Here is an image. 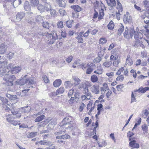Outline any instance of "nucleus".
I'll return each instance as SVG.
<instances>
[{
    "instance_id": "obj_1",
    "label": "nucleus",
    "mask_w": 149,
    "mask_h": 149,
    "mask_svg": "<svg viewBox=\"0 0 149 149\" xmlns=\"http://www.w3.org/2000/svg\"><path fill=\"white\" fill-rule=\"evenodd\" d=\"M7 62L3 61L0 63V76L4 75L3 80L5 81L7 84L9 86H13V81L15 79L14 75H9L8 74L10 70L12 69L14 65L13 64H9L8 66H7Z\"/></svg>"
},
{
    "instance_id": "obj_2",
    "label": "nucleus",
    "mask_w": 149,
    "mask_h": 149,
    "mask_svg": "<svg viewBox=\"0 0 149 149\" xmlns=\"http://www.w3.org/2000/svg\"><path fill=\"white\" fill-rule=\"evenodd\" d=\"M43 35L46 36V40H47V43L50 44H53L58 38L57 34L55 31H52L51 33L50 34L46 32L44 33Z\"/></svg>"
},
{
    "instance_id": "obj_3",
    "label": "nucleus",
    "mask_w": 149,
    "mask_h": 149,
    "mask_svg": "<svg viewBox=\"0 0 149 149\" xmlns=\"http://www.w3.org/2000/svg\"><path fill=\"white\" fill-rule=\"evenodd\" d=\"M72 118L70 116H68L64 118L60 124L61 127L64 126L66 129L71 128L73 126L74 124H72Z\"/></svg>"
},
{
    "instance_id": "obj_4",
    "label": "nucleus",
    "mask_w": 149,
    "mask_h": 149,
    "mask_svg": "<svg viewBox=\"0 0 149 149\" xmlns=\"http://www.w3.org/2000/svg\"><path fill=\"white\" fill-rule=\"evenodd\" d=\"M134 30L133 28H131L129 30L127 27H126L124 33V36L125 38L129 39L131 38L133 35Z\"/></svg>"
},
{
    "instance_id": "obj_5",
    "label": "nucleus",
    "mask_w": 149,
    "mask_h": 149,
    "mask_svg": "<svg viewBox=\"0 0 149 149\" xmlns=\"http://www.w3.org/2000/svg\"><path fill=\"white\" fill-rule=\"evenodd\" d=\"M86 66L88 67L86 70V73L87 74H90L95 69L96 66L95 65L92 63H88L86 65Z\"/></svg>"
},
{
    "instance_id": "obj_6",
    "label": "nucleus",
    "mask_w": 149,
    "mask_h": 149,
    "mask_svg": "<svg viewBox=\"0 0 149 149\" xmlns=\"http://www.w3.org/2000/svg\"><path fill=\"white\" fill-rule=\"evenodd\" d=\"M146 13H144V14L143 15H141V19H143V20L144 22L147 24L145 26V29H146L148 28L149 27V25L148 24H149V16H146ZM147 32L148 33L149 31L148 29H146Z\"/></svg>"
},
{
    "instance_id": "obj_7",
    "label": "nucleus",
    "mask_w": 149,
    "mask_h": 149,
    "mask_svg": "<svg viewBox=\"0 0 149 149\" xmlns=\"http://www.w3.org/2000/svg\"><path fill=\"white\" fill-rule=\"evenodd\" d=\"M123 19L125 24H131L132 22V17L128 12H127L126 15H124Z\"/></svg>"
},
{
    "instance_id": "obj_8",
    "label": "nucleus",
    "mask_w": 149,
    "mask_h": 149,
    "mask_svg": "<svg viewBox=\"0 0 149 149\" xmlns=\"http://www.w3.org/2000/svg\"><path fill=\"white\" fill-rule=\"evenodd\" d=\"M95 70L93 72L96 74L100 75L102 74L103 72V70L101 64H97L96 68H95Z\"/></svg>"
},
{
    "instance_id": "obj_9",
    "label": "nucleus",
    "mask_w": 149,
    "mask_h": 149,
    "mask_svg": "<svg viewBox=\"0 0 149 149\" xmlns=\"http://www.w3.org/2000/svg\"><path fill=\"white\" fill-rule=\"evenodd\" d=\"M42 3L44 4V10L48 11L51 9V6L49 3H47L46 0H42Z\"/></svg>"
},
{
    "instance_id": "obj_10",
    "label": "nucleus",
    "mask_w": 149,
    "mask_h": 149,
    "mask_svg": "<svg viewBox=\"0 0 149 149\" xmlns=\"http://www.w3.org/2000/svg\"><path fill=\"white\" fill-rule=\"evenodd\" d=\"M108 5L110 6V9H112L113 7L116 6V2L115 0H106Z\"/></svg>"
},
{
    "instance_id": "obj_11",
    "label": "nucleus",
    "mask_w": 149,
    "mask_h": 149,
    "mask_svg": "<svg viewBox=\"0 0 149 149\" xmlns=\"http://www.w3.org/2000/svg\"><path fill=\"white\" fill-rule=\"evenodd\" d=\"M91 89L92 92L95 94H98L100 93L99 90V86L94 85L91 87Z\"/></svg>"
},
{
    "instance_id": "obj_12",
    "label": "nucleus",
    "mask_w": 149,
    "mask_h": 149,
    "mask_svg": "<svg viewBox=\"0 0 149 149\" xmlns=\"http://www.w3.org/2000/svg\"><path fill=\"white\" fill-rule=\"evenodd\" d=\"M133 35H134V38L136 39V40H141L142 39L143 37V35L142 33L135 31L134 30V32L133 33Z\"/></svg>"
},
{
    "instance_id": "obj_13",
    "label": "nucleus",
    "mask_w": 149,
    "mask_h": 149,
    "mask_svg": "<svg viewBox=\"0 0 149 149\" xmlns=\"http://www.w3.org/2000/svg\"><path fill=\"white\" fill-rule=\"evenodd\" d=\"M130 146L133 148H138L139 147V143L135 140L131 141L129 143Z\"/></svg>"
},
{
    "instance_id": "obj_14",
    "label": "nucleus",
    "mask_w": 149,
    "mask_h": 149,
    "mask_svg": "<svg viewBox=\"0 0 149 149\" xmlns=\"http://www.w3.org/2000/svg\"><path fill=\"white\" fill-rule=\"evenodd\" d=\"M73 80L74 81V88H76V87L77 86L78 88H80V87L78 86V85L81 82L80 80L77 77H73Z\"/></svg>"
},
{
    "instance_id": "obj_15",
    "label": "nucleus",
    "mask_w": 149,
    "mask_h": 149,
    "mask_svg": "<svg viewBox=\"0 0 149 149\" xmlns=\"http://www.w3.org/2000/svg\"><path fill=\"white\" fill-rule=\"evenodd\" d=\"M26 83L28 82L29 87H33V85L36 83V81L34 79H26Z\"/></svg>"
},
{
    "instance_id": "obj_16",
    "label": "nucleus",
    "mask_w": 149,
    "mask_h": 149,
    "mask_svg": "<svg viewBox=\"0 0 149 149\" xmlns=\"http://www.w3.org/2000/svg\"><path fill=\"white\" fill-rule=\"evenodd\" d=\"M21 68L19 66L14 67L11 70V72L12 74H15L19 72L21 70Z\"/></svg>"
},
{
    "instance_id": "obj_17",
    "label": "nucleus",
    "mask_w": 149,
    "mask_h": 149,
    "mask_svg": "<svg viewBox=\"0 0 149 149\" xmlns=\"http://www.w3.org/2000/svg\"><path fill=\"white\" fill-rule=\"evenodd\" d=\"M25 13L24 12L18 13L16 16V19L17 21H19L24 16Z\"/></svg>"
},
{
    "instance_id": "obj_18",
    "label": "nucleus",
    "mask_w": 149,
    "mask_h": 149,
    "mask_svg": "<svg viewBox=\"0 0 149 149\" xmlns=\"http://www.w3.org/2000/svg\"><path fill=\"white\" fill-rule=\"evenodd\" d=\"M26 82V79H18L16 81V84L17 85H23Z\"/></svg>"
},
{
    "instance_id": "obj_19",
    "label": "nucleus",
    "mask_w": 149,
    "mask_h": 149,
    "mask_svg": "<svg viewBox=\"0 0 149 149\" xmlns=\"http://www.w3.org/2000/svg\"><path fill=\"white\" fill-rule=\"evenodd\" d=\"M134 43V46L135 47H140L143 48L144 47V45L142 44V42L140 40H136Z\"/></svg>"
},
{
    "instance_id": "obj_20",
    "label": "nucleus",
    "mask_w": 149,
    "mask_h": 149,
    "mask_svg": "<svg viewBox=\"0 0 149 149\" xmlns=\"http://www.w3.org/2000/svg\"><path fill=\"white\" fill-rule=\"evenodd\" d=\"M7 47L5 45H0V54H3L6 52Z\"/></svg>"
},
{
    "instance_id": "obj_21",
    "label": "nucleus",
    "mask_w": 149,
    "mask_h": 149,
    "mask_svg": "<svg viewBox=\"0 0 149 149\" xmlns=\"http://www.w3.org/2000/svg\"><path fill=\"white\" fill-rule=\"evenodd\" d=\"M39 142H40L41 145L52 146V142L50 141H46L45 140H41Z\"/></svg>"
},
{
    "instance_id": "obj_22",
    "label": "nucleus",
    "mask_w": 149,
    "mask_h": 149,
    "mask_svg": "<svg viewBox=\"0 0 149 149\" xmlns=\"http://www.w3.org/2000/svg\"><path fill=\"white\" fill-rule=\"evenodd\" d=\"M117 9L118 12H122L123 8L119 0H117Z\"/></svg>"
},
{
    "instance_id": "obj_23",
    "label": "nucleus",
    "mask_w": 149,
    "mask_h": 149,
    "mask_svg": "<svg viewBox=\"0 0 149 149\" xmlns=\"http://www.w3.org/2000/svg\"><path fill=\"white\" fill-rule=\"evenodd\" d=\"M98 126V121L97 120L96 122L95 123H93L92 125V126L91 127V129L92 128V127H93L94 126H95L93 128V134H96V128Z\"/></svg>"
},
{
    "instance_id": "obj_24",
    "label": "nucleus",
    "mask_w": 149,
    "mask_h": 149,
    "mask_svg": "<svg viewBox=\"0 0 149 149\" xmlns=\"http://www.w3.org/2000/svg\"><path fill=\"white\" fill-rule=\"evenodd\" d=\"M119 56V54L118 53H113L110 57V59L111 61L116 60Z\"/></svg>"
},
{
    "instance_id": "obj_25",
    "label": "nucleus",
    "mask_w": 149,
    "mask_h": 149,
    "mask_svg": "<svg viewBox=\"0 0 149 149\" xmlns=\"http://www.w3.org/2000/svg\"><path fill=\"white\" fill-rule=\"evenodd\" d=\"M71 8L75 11L77 12H79L81 10V8L77 5L72 6H71Z\"/></svg>"
},
{
    "instance_id": "obj_26",
    "label": "nucleus",
    "mask_w": 149,
    "mask_h": 149,
    "mask_svg": "<svg viewBox=\"0 0 149 149\" xmlns=\"http://www.w3.org/2000/svg\"><path fill=\"white\" fill-rule=\"evenodd\" d=\"M119 26V27L118 30V34L120 36L121 35L124 30V27L122 24H120Z\"/></svg>"
},
{
    "instance_id": "obj_27",
    "label": "nucleus",
    "mask_w": 149,
    "mask_h": 149,
    "mask_svg": "<svg viewBox=\"0 0 149 149\" xmlns=\"http://www.w3.org/2000/svg\"><path fill=\"white\" fill-rule=\"evenodd\" d=\"M37 134V132H31L27 134L26 136L29 138H32L36 136Z\"/></svg>"
},
{
    "instance_id": "obj_28",
    "label": "nucleus",
    "mask_w": 149,
    "mask_h": 149,
    "mask_svg": "<svg viewBox=\"0 0 149 149\" xmlns=\"http://www.w3.org/2000/svg\"><path fill=\"white\" fill-rule=\"evenodd\" d=\"M83 92L87 97H90L91 95V93L89 92V90L88 88L86 87L84 88Z\"/></svg>"
},
{
    "instance_id": "obj_29",
    "label": "nucleus",
    "mask_w": 149,
    "mask_h": 149,
    "mask_svg": "<svg viewBox=\"0 0 149 149\" xmlns=\"http://www.w3.org/2000/svg\"><path fill=\"white\" fill-rule=\"evenodd\" d=\"M21 3V0H14L13 4L14 8L17 7Z\"/></svg>"
},
{
    "instance_id": "obj_30",
    "label": "nucleus",
    "mask_w": 149,
    "mask_h": 149,
    "mask_svg": "<svg viewBox=\"0 0 149 149\" xmlns=\"http://www.w3.org/2000/svg\"><path fill=\"white\" fill-rule=\"evenodd\" d=\"M61 84V79H58L56 80L53 83L54 86L55 87L59 86Z\"/></svg>"
},
{
    "instance_id": "obj_31",
    "label": "nucleus",
    "mask_w": 149,
    "mask_h": 149,
    "mask_svg": "<svg viewBox=\"0 0 149 149\" xmlns=\"http://www.w3.org/2000/svg\"><path fill=\"white\" fill-rule=\"evenodd\" d=\"M70 137L69 135L65 134L61 136H58L56 137V138L58 139H65L68 138Z\"/></svg>"
},
{
    "instance_id": "obj_32",
    "label": "nucleus",
    "mask_w": 149,
    "mask_h": 149,
    "mask_svg": "<svg viewBox=\"0 0 149 149\" xmlns=\"http://www.w3.org/2000/svg\"><path fill=\"white\" fill-rule=\"evenodd\" d=\"M98 80L97 76L95 74L91 76V80L93 83L97 82Z\"/></svg>"
},
{
    "instance_id": "obj_33",
    "label": "nucleus",
    "mask_w": 149,
    "mask_h": 149,
    "mask_svg": "<svg viewBox=\"0 0 149 149\" xmlns=\"http://www.w3.org/2000/svg\"><path fill=\"white\" fill-rule=\"evenodd\" d=\"M142 128L144 134H146L148 133V127L146 124H144L142 126Z\"/></svg>"
},
{
    "instance_id": "obj_34",
    "label": "nucleus",
    "mask_w": 149,
    "mask_h": 149,
    "mask_svg": "<svg viewBox=\"0 0 149 149\" xmlns=\"http://www.w3.org/2000/svg\"><path fill=\"white\" fill-rule=\"evenodd\" d=\"M57 1L60 6L62 7L65 6L66 3L65 1L63 0H58Z\"/></svg>"
},
{
    "instance_id": "obj_35",
    "label": "nucleus",
    "mask_w": 149,
    "mask_h": 149,
    "mask_svg": "<svg viewBox=\"0 0 149 149\" xmlns=\"http://www.w3.org/2000/svg\"><path fill=\"white\" fill-rule=\"evenodd\" d=\"M64 85L65 88H67L72 87L73 85V84L69 81H65L64 83Z\"/></svg>"
},
{
    "instance_id": "obj_36",
    "label": "nucleus",
    "mask_w": 149,
    "mask_h": 149,
    "mask_svg": "<svg viewBox=\"0 0 149 149\" xmlns=\"http://www.w3.org/2000/svg\"><path fill=\"white\" fill-rule=\"evenodd\" d=\"M57 124V123L55 120H52L50 123L48 125V126L50 127V128H52L54 127V125Z\"/></svg>"
},
{
    "instance_id": "obj_37",
    "label": "nucleus",
    "mask_w": 149,
    "mask_h": 149,
    "mask_svg": "<svg viewBox=\"0 0 149 149\" xmlns=\"http://www.w3.org/2000/svg\"><path fill=\"white\" fill-rule=\"evenodd\" d=\"M111 64L112 62L111 61H106L103 63V65L105 68H109L111 65Z\"/></svg>"
},
{
    "instance_id": "obj_38",
    "label": "nucleus",
    "mask_w": 149,
    "mask_h": 149,
    "mask_svg": "<svg viewBox=\"0 0 149 149\" xmlns=\"http://www.w3.org/2000/svg\"><path fill=\"white\" fill-rule=\"evenodd\" d=\"M63 22L61 21L58 22L57 24V29H60V30L62 29V28L63 27Z\"/></svg>"
},
{
    "instance_id": "obj_39",
    "label": "nucleus",
    "mask_w": 149,
    "mask_h": 149,
    "mask_svg": "<svg viewBox=\"0 0 149 149\" xmlns=\"http://www.w3.org/2000/svg\"><path fill=\"white\" fill-rule=\"evenodd\" d=\"M45 117V116L43 115H41L39 116L35 120V122H38L42 120Z\"/></svg>"
},
{
    "instance_id": "obj_40",
    "label": "nucleus",
    "mask_w": 149,
    "mask_h": 149,
    "mask_svg": "<svg viewBox=\"0 0 149 149\" xmlns=\"http://www.w3.org/2000/svg\"><path fill=\"white\" fill-rule=\"evenodd\" d=\"M114 24L112 21H111L107 25L108 28L110 30L113 29L114 27Z\"/></svg>"
},
{
    "instance_id": "obj_41",
    "label": "nucleus",
    "mask_w": 149,
    "mask_h": 149,
    "mask_svg": "<svg viewBox=\"0 0 149 149\" xmlns=\"http://www.w3.org/2000/svg\"><path fill=\"white\" fill-rule=\"evenodd\" d=\"M133 61L130 59L127 56V58L126 60V65H128L129 66H131L133 64Z\"/></svg>"
},
{
    "instance_id": "obj_42",
    "label": "nucleus",
    "mask_w": 149,
    "mask_h": 149,
    "mask_svg": "<svg viewBox=\"0 0 149 149\" xmlns=\"http://www.w3.org/2000/svg\"><path fill=\"white\" fill-rule=\"evenodd\" d=\"M31 5L34 6H37L38 4V0H31Z\"/></svg>"
},
{
    "instance_id": "obj_43",
    "label": "nucleus",
    "mask_w": 149,
    "mask_h": 149,
    "mask_svg": "<svg viewBox=\"0 0 149 149\" xmlns=\"http://www.w3.org/2000/svg\"><path fill=\"white\" fill-rule=\"evenodd\" d=\"M65 91V89L63 87H61L58 89L56 91L57 94H62Z\"/></svg>"
},
{
    "instance_id": "obj_44",
    "label": "nucleus",
    "mask_w": 149,
    "mask_h": 149,
    "mask_svg": "<svg viewBox=\"0 0 149 149\" xmlns=\"http://www.w3.org/2000/svg\"><path fill=\"white\" fill-rule=\"evenodd\" d=\"M98 144L99 147H101L106 146L107 145V143L104 140H102L100 143H98Z\"/></svg>"
},
{
    "instance_id": "obj_45",
    "label": "nucleus",
    "mask_w": 149,
    "mask_h": 149,
    "mask_svg": "<svg viewBox=\"0 0 149 149\" xmlns=\"http://www.w3.org/2000/svg\"><path fill=\"white\" fill-rule=\"evenodd\" d=\"M74 90H76L75 88H74L73 87L71 89L69 90L68 94V96L69 97L72 95L73 93L74 92Z\"/></svg>"
},
{
    "instance_id": "obj_46",
    "label": "nucleus",
    "mask_w": 149,
    "mask_h": 149,
    "mask_svg": "<svg viewBox=\"0 0 149 149\" xmlns=\"http://www.w3.org/2000/svg\"><path fill=\"white\" fill-rule=\"evenodd\" d=\"M19 110H21L22 111H24L25 112H27L28 111H30L31 110V109L29 107H24L21 108Z\"/></svg>"
},
{
    "instance_id": "obj_47",
    "label": "nucleus",
    "mask_w": 149,
    "mask_h": 149,
    "mask_svg": "<svg viewBox=\"0 0 149 149\" xmlns=\"http://www.w3.org/2000/svg\"><path fill=\"white\" fill-rule=\"evenodd\" d=\"M59 12L61 16H63L66 15V13L65 11L63 9H61L59 10Z\"/></svg>"
},
{
    "instance_id": "obj_48",
    "label": "nucleus",
    "mask_w": 149,
    "mask_h": 149,
    "mask_svg": "<svg viewBox=\"0 0 149 149\" xmlns=\"http://www.w3.org/2000/svg\"><path fill=\"white\" fill-rule=\"evenodd\" d=\"M38 9L40 11V12L44 11V6H43L40 4H39L38 7Z\"/></svg>"
},
{
    "instance_id": "obj_49",
    "label": "nucleus",
    "mask_w": 149,
    "mask_h": 149,
    "mask_svg": "<svg viewBox=\"0 0 149 149\" xmlns=\"http://www.w3.org/2000/svg\"><path fill=\"white\" fill-rule=\"evenodd\" d=\"M102 60V58L100 56H98V57H97L95 58L93 60V62L95 63H97L100 62Z\"/></svg>"
},
{
    "instance_id": "obj_50",
    "label": "nucleus",
    "mask_w": 149,
    "mask_h": 149,
    "mask_svg": "<svg viewBox=\"0 0 149 149\" xmlns=\"http://www.w3.org/2000/svg\"><path fill=\"white\" fill-rule=\"evenodd\" d=\"M28 2L25 3L24 5V8L26 11H29L30 10V8L29 4H27Z\"/></svg>"
},
{
    "instance_id": "obj_51",
    "label": "nucleus",
    "mask_w": 149,
    "mask_h": 149,
    "mask_svg": "<svg viewBox=\"0 0 149 149\" xmlns=\"http://www.w3.org/2000/svg\"><path fill=\"white\" fill-rule=\"evenodd\" d=\"M73 20H70L67 21L66 22V25L69 28H71L72 26V24L73 22Z\"/></svg>"
},
{
    "instance_id": "obj_52",
    "label": "nucleus",
    "mask_w": 149,
    "mask_h": 149,
    "mask_svg": "<svg viewBox=\"0 0 149 149\" xmlns=\"http://www.w3.org/2000/svg\"><path fill=\"white\" fill-rule=\"evenodd\" d=\"M42 26L44 28H45L47 29H49V24L48 22H43L42 24Z\"/></svg>"
},
{
    "instance_id": "obj_53",
    "label": "nucleus",
    "mask_w": 149,
    "mask_h": 149,
    "mask_svg": "<svg viewBox=\"0 0 149 149\" xmlns=\"http://www.w3.org/2000/svg\"><path fill=\"white\" fill-rule=\"evenodd\" d=\"M42 78L44 81L45 82L47 83L49 82V80L45 75H42Z\"/></svg>"
},
{
    "instance_id": "obj_54",
    "label": "nucleus",
    "mask_w": 149,
    "mask_h": 149,
    "mask_svg": "<svg viewBox=\"0 0 149 149\" xmlns=\"http://www.w3.org/2000/svg\"><path fill=\"white\" fill-rule=\"evenodd\" d=\"M143 4L145 8H149V1L145 0L143 2Z\"/></svg>"
},
{
    "instance_id": "obj_55",
    "label": "nucleus",
    "mask_w": 149,
    "mask_h": 149,
    "mask_svg": "<svg viewBox=\"0 0 149 149\" xmlns=\"http://www.w3.org/2000/svg\"><path fill=\"white\" fill-rule=\"evenodd\" d=\"M134 134L133 133L130 132L129 131L127 133V136L129 137V140L130 141L132 140V136Z\"/></svg>"
},
{
    "instance_id": "obj_56",
    "label": "nucleus",
    "mask_w": 149,
    "mask_h": 149,
    "mask_svg": "<svg viewBox=\"0 0 149 149\" xmlns=\"http://www.w3.org/2000/svg\"><path fill=\"white\" fill-rule=\"evenodd\" d=\"M104 15V13L103 10H102L100 12V15L98 17L99 19L100 20L103 18V16Z\"/></svg>"
},
{
    "instance_id": "obj_57",
    "label": "nucleus",
    "mask_w": 149,
    "mask_h": 149,
    "mask_svg": "<svg viewBox=\"0 0 149 149\" xmlns=\"http://www.w3.org/2000/svg\"><path fill=\"white\" fill-rule=\"evenodd\" d=\"M82 36H78L76 37V38L78 40V42L79 43H82L83 42V39L82 38Z\"/></svg>"
},
{
    "instance_id": "obj_58",
    "label": "nucleus",
    "mask_w": 149,
    "mask_h": 149,
    "mask_svg": "<svg viewBox=\"0 0 149 149\" xmlns=\"http://www.w3.org/2000/svg\"><path fill=\"white\" fill-rule=\"evenodd\" d=\"M136 101V99L133 93L132 92L131 94V103H132L134 102H135Z\"/></svg>"
},
{
    "instance_id": "obj_59",
    "label": "nucleus",
    "mask_w": 149,
    "mask_h": 149,
    "mask_svg": "<svg viewBox=\"0 0 149 149\" xmlns=\"http://www.w3.org/2000/svg\"><path fill=\"white\" fill-rule=\"evenodd\" d=\"M122 14V12H118L116 11V17L117 19L118 20H119L120 19V15Z\"/></svg>"
},
{
    "instance_id": "obj_60",
    "label": "nucleus",
    "mask_w": 149,
    "mask_h": 149,
    "mask_svg": "<svg viewBox=\"0 0 149 149\" xmlns=\"http://www.w3.org/2000/svg\"><path fill=\"white\" fill-rule=\"evenodd\" d=\"M107 42V40L105 38H101L100 40V43L102 44H103Z\"/></svg>"
},
{
    "instance_id": "obj_61",
    "label": "nucleus",
    "mask_w": 149,
    "mask_h": 149,
    "mask_svg": "<svg viewBox=\"0 0 149 149\" xmlns=\"http://www.w3.org/2000/svg\"><path fill=\"white\" fill-rule=\"evenodd\" d=\"M73 58V57L72 56H70L66 59V61L68 63H70Z\"/></svg>"
},
{
    "instance_id": "obj_62",
    "label": "nucleus",
    "mask_w": 149,
    "mask_h": 149,
    "mask_svg": "<svg viewBox=\"0 0 149 149\" xmlns=\"http://www.w3.org/2000/svg\"><path fill=\"white\" fill-rule=\"evenodd\" d=\"M124 70V68L123 67H122L120 68L118 71L116 72V74L117 75H120L121 73V72L123 71Z\"/></svg>"
},
{
    "instance_id": "obj_63",
    "label": "nucleus",
    "mask_w": 149,
    "mask_h": 149,
    "mask_svg": "<svg viewBox=\"0 0 149 149\" xmlns=\"http://www.w3.org/2000/svg\"><path fill=\"white\" fill-rule=\"evenodd\" d=\"M120 61L119 60H118L114 61L113 63V65L115 67H118V65Z\"/></svg>"
},
{
    "instance_id": "obj_64",
    "label": "nucleus",
    "mask_w": 149,
    "mask_h": 149,
    "mask_svg": "<svg viewBox=\"0 0 149 149\" xmlns=\"http://www.w3.org/2000/svg\"><path fill=\"white\" fill-rule=\"evenodd\" d=\"M124 76L123 75H121L118 77L116 79L117 81H122L124 79Z\"/></svg>"
}]
</instances>
